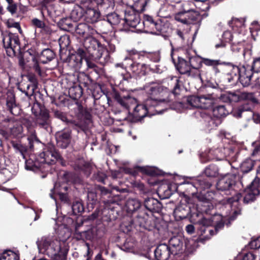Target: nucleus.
Instances as JSON below:
<instances>
[{
    "mask_svg": "<svg viewBox=\"0 0 260 260\" xmlns=\"http://www.w3.org/2000/svg\"><path fill=\"white\" fill-rule=\"evenodd\" d=\"M40 160L32 162L31 160H26V168L27 170L35 171L41 168L42 164L48 165L54 164L56 161L59 162L62 166L66 165V162L60 154L52 144H49L40 154Z\"/></svg>",
    "mask_w": 260,
    "mask_h": 260,
    "instance_id": "nucleus-1",
    "label": "nucleus"
},
{
    "mask_svg": "<svg viewBox=\"0 0 260 260\" xmlns=\"http://www.w3.org/2000/svg\"><path fill=\"white\" fill-rule=\"evenodd\" d=\"M150 0H139L135 4L137 11L133 8L127 9L125 11L124 20L129 26L136 28L140 25V17L139 12L145 10V7L149 3Z\"/></svg>",
    "mask_w": 260,
    "mask_h": 260,
    "instance_id": "nucleus-2",
    "label": "nucleus"
},
{
    "mask_svg": "<svg viewBox=\"0 0 260 260\" xmlns=\"http://www.w3.org/2000/svg\"><path fill=\"white\" fill-rule=\"evenodd\" d=\"M220 99L225 103H238L241 101H249L257 104L258 100L252 92H241L239 90L227 92L220 95Z\"/></svg>",
    "mask_w": 260,
    "mask_h": 260,
    "instance_id": "nucleus-3",
    "label": "nucleus"
},
{
    "mask_svg": "<svg viewBox=\"0 0 260 260\" xmlns=\"http://www.w3.org/2000/svg\"><path fill=\"white\" fill-rule=\"evenodd\" d=\"M83 47L87 52L96 59H101L104 53L106 57L108 56L107 51L100 47L99 42L92 38H86L83 42Z\"/></svg>",
    "mask_w": 260,
    "mask_h": 260,
    "instance_id": "nucleus-4",
    "label": "nucleus"
},
{
    "mask_svg": "<svg viewBox=\"0 0 260 260\" xmlns=\"http://www.w3.org/2000/svg\"><path fill=\"white\" fill-rule=\"evenodd\" d=\"M200 17L198 12L192 9L184 10L176 14L175 19L185 24H190L198 20Z\"/></svg>",
    "mask_w": 260,
    "mask_h": 260,
    "instance_id": "nucleus-5",
    "label": "nucleus"
},
{
    "mask_svg": "<svg viewBox=\"0 0 260 260\" xmlns=\"http://www.w3.org/2000/svg\"><path fill=\"white\" fill-rule=\"evenodd\" d=\"M11 135L14 137H21L23 127L20 122L14 118H6L3 120Z\"/></svg>",
    "mask_w": 260,
    "mask_h": 260,
    "instance_id": "nucleus-6",
    "label": "nucleus"
},
{
    "mask_svg": "<svg viewBox=\"0 0 260 260\" xmlns=\"http://www.w3.org/2000/svg\"><path fill=\"white\" fill-rule=\"evenodd\" d=\"M53 114L56 118L70 124L73 128L77 129L78 132H79V129L84 131L87 127V121H76L75 120H68L66 114L58 110H54Z\"/></svg>",
    "mask_w": 260,
    "mask_h": 260,
    "instance_id": "nucleus-7",
    "label": "nucleus"
},
{
    "mask_svg": "<svg viewBox=\"0 0 260 260\" xmlns=\"http://www.w3.org/2000/svg\"><path fill=\"white\" fill-rule=\"evenodd\" d=\"M56 143L58 147L65 149L71 143L72 140V131L69 128H64L55 134Z\"/></svg>",
    "mask_w": 260,
    "mask_h": 260,
    "instance_id": "nucleus-8",
    "label": "nucleus"
},
{
    "mask_svg": "<svg viewBox=\"0 0 260 260\" xmlns=\"http://www.w3.org/2000/svg\"><path fill=\"white\" fill-rule=\"evenodd\" d=\"M222 64L226 65L224 71L226 73L225 79L230 83H233L238 80V76L242 72L241 69L238 66H234L231 62H223Z\"/></svg>",
    "mask_w": 260,
    "mask_h": 260,
    "instance_id": "nucleus-9",
    "label": "nucleus"
},
{
    "mask_svg": "<svg viewBox=\"0 0 260 260\" xmlns=\"http://www.w3.org/2000/svg\"><path fill=\"white\" fill-rule=\"evenodd\" d=\"M236 176L233 174H228L220 178L216 184L218 190L221 191L230 190L235 185Z\"/></svg>",
    "mask_w": 260,
    "mask_h": 260,
    "instance_id": "nucleus-10",
    "label": "nucleus"
},
{
    "mask_svg": "<svg viewBox=\"0 0 260 260\" xmlns=\"http://www.w3.org/2000/svg\"><path fill=\"white\" fill-rule=\"evenodd\" d=\"M259 183V179L255 178L251 182L250 186L245 190V194L243 198L244 203L248 204L255 200L256 197L259 193V191L257 189Z\"/></svg>",
    "mask_w": 260,
    "mask_h": 260,
    "instance_id": "nucleus-11",
    "label": "nucleus"
},
{
    "mask_svg": "<svg viewBox=\"0 0 260 260\" xmlns=\"http://www.w3.org/2000/svg\"><path fill=\"white\" fill-rule=\"evenodd\" d=\"M36 116L35 124L40 127L48 131V129L50 128L51 123L48 111L45 109L40 110L39 114H36Z\"/></svg>",
    "mask_w": 260,
    "mask_h": 260,
    "instance_id": "nucleus-12",
    "label": "nucleus"
},
{
    "mask_svg": "<svg viewBox=\"0 0 260 260\" xmlns=\"http://www.w3.org/2000/svg\"><path fill=\"white\" fill-rule=\"evenodd\" d=\"M146 92L153 98L160 97L161 98H168L169 92L168 89L160 85L151 86L146 84L144 86Z\"/></svg>",
    "mask_w": 260,
    "mask_h": 260,
    "instance_id": "nucleus-13",
    "label": "nucleus"
},
{
    "mask_svg": "<svg viewBox=\"0 0 260 260\" xmlns=\"http://www.w3.org/2000/svg\"><path fill=\"white\" fill-rule=\"evenodd\" d=\"M183 184L185 185L186 190H204L209 188L212 185L211 182L209 179L202 177L196 179L192 182H184Z\"/></svg>",
    "mask_w": 260,
    "mask_h": 260,
    "instance_id": "nucleus-14",
    "label": "nucleus"
},
{
    "mask_svg": "<svg viewBox=\"0 0 260 260\" xmlns=\"http://www.w3.org/2000/svg\"><path fill=\"white\" fill-rule=\"evenodd\" d=\"M112 97L123 107L129 109L132 104H136V99L129 95L121 96L118 92L114 90Z\"/></svg>",
    "mask_w": 260,
    "mask_h": 260,
    "instance_id": "nucleus-15",
    "label": "nucleus"
},
{
    "mask_svg": "<svg viewBox=\"0 0 260 260\" xmlns=\"http://www.w3.org/2000/svg\"><path fill=\"white\" fill-rule=\"evenodd\" d=\"M170 100L168 98H161L160 97L153 98L150 97L148 98L145 103V105L148 109L150 112V115H153V111L152 109L157 107L161 105L168 103Z\"/></svg>",
    "mask_w": 260,
    "mask_h": 260,
    "instance_id": "nucleus-16",
    "label": "nucleus"
},
{
    "mask_svg": "<svg viewBox=\"0 0 260 260\" xmlns=\"http://www.w3.org/2000/svg\"><path fill=\"white\" fill-rule=\"evenodd\" d=\"M144 206L149 211L152 213H159L162 209L161 203L153 198H147L144 201Z\"/></svg>",
    "mask_w": 260,
    "mask_h": 260,
    "instance_id": "nucleus-17",
    "label": "nucleus"
},
{
    "mask_svg": "<svg viewBox=\"0 0 260 260\" xmlns=\"http://www.w3.org/2000/svg\"><path fill=\"white\" fill-rule=\"evenodd\" d=\"M172 254L170 247L166 244L159 245L154 251V255L157 260H168Z\"/></svg>",
    "mask_w": 260,
    "mask_h": 260,
    "instance_id": "nucleus-18",
    "label": "nucleus"
},
{
    "mask_svg": "<svg viewBox=\"0 0 260 260\" xmlns=\"http://www.w3.org/2000/svg\"><path fill=\"white\" fill-rule=\"evenodd\" d=\"M143 24L145 27L151 30V34H155L157 32H160L161 30L160 23L155 21L152 17L148 15L144 16Z\"/></svg>",
    "mask_w": 260,
    "mask_h": 260,
    "instance_id": "nucleus-19",
    "label": "nucleus"
},
{
    "mask_svg": "<svg viewBox=\"0 0 260 260\" xmlns=\"http://www.w3.org/2000/svg\"><path fill=\"white\" fill-rule=\"evenodd\" d=\"M6 105L8 110L14 115H17L19 113V108L15 101V96L12 91H8L7 93Z\"/></svg>",
    "mask_w": 260,
    "mask_h": 260,
    "instance_id": "nucleus-20",
    "label": "nucleus"
},
{
    "mask_svg": "<svg viewBox=\"0 0 260 260\" xmlns=\"http://www.w3.org/2000/svg\"><path fill=\"white\" fill-rule=\"evenodd\" d=\"M168 86L171 88L172 92L174 95L180 94L183 84L177 77H171L167 79Z\"/></svg>",
    "mask_w": 260,
    "mask_h": 260,
    "instance_id": "nucleus-21",
    "label": "nucleus"
},
{
    "mask_svg": "<svg viewBox=\"0 0 260 260\" xmlns=\"http://www.w3.org/2000/svg\"><path fill=\"white\" fill-rule=\"evenodd\" d=\"M96 2L99 10L104 15L112 11L115 6L114 0H96Z\"/></svg>",
    "mask_w": 260,
    "mask_h": 260,
    "instance_id": "nucleus-22",
    "label": "nucleus"
},
{
    "mask_svg": "<svg viewBox=\"0 0 260 260\" xmlns=\"http://www.w3.org/2000/svg\"><path fill=\"white\" fill-rule=\"evenodd\" d=\"M254 104L247 101V103L240 105L233 111V116L238 118H241L243 113L251 111Z\"/></svg>",
    "mask_w": 260,
    "mask_h": 260,
    "instance_id": "nucleus-23",
    "label": "nucleus"
},
{
    "mask_svg": "<svg viewBox=\"0 0 260 260\" xmlns=\"http://www.w3.org/2000/svg\"><path fill=\"white\" fill-rule=\"evenodd\" d=\"M200 100V108L201 109L212 108L215 103V100L212 95H202Z\"/></svg>",
    "mask_w": 260,
    "mask_h": 260,
    "instance_id": "nucleus-24",
    "label": "nucleus"
},
{
    "mask_svg": "<svg viewBox=\"0 0 260 260\" xmlns=\"http://www.w3.org/2000/svg\"><path fill=\"white\" fill-rule=\"evenodd\" d=\"M173 60L174 62L176 69L181 74L187 75V74L189 73L190 67L187 61L180 57H178V61L177 63L175 62L174 59H173Z\"/></svg>",
    "mask_w": 260,
    "mask_h": 260,
    "instance_id": "nucleus-25",
    "label": "nucleus"
},
{
    "mask_svg": "<svg viewBox=\"0 0 260 260\" xmlns=\"http://www.w3.org/2000/svg\"><path fill=\"white\" fill-rule=\"evenodd\" d=\"M172 254H177L182 249L183 243L180 238L178 237H173L169 240V245Z\"/></svg>",
    "mask_w": 260,
    "mask_h": 260,
    "instance_id": "nucleus-26",
    "label": "nucleus"
},
{
    "mask_svg": "<svg viewBox=\"0 0 260 260\" xmlns=\"http://www.w3.org/2000/svg\"><path fill=\"white\" fill-rule=\"evenodd\" d=\"M241 70L242 72L239 74L238 80L243 87H247L251 83L252 74L249 71H246L245 68H243Z\"/></svg>",
    "mask_w": 260,
    "mask_h": 260,
    "instance_id": "nucleus-27",
    "label": "nucleus"
},
{
    "mask_svg": "<svg viewBox=\"0 0 260 260\" xmlns=\"http://www.w3.org/2000/svg\"><path fill=\"white\" fill-rule=\"evenodd\" d=\"M86 8L87 9L85 14L87 21L92 23L97 22L101 12L100 11H97L96 10L91 8V5H90V7Z\"/></svg>",
    "mask_w": 260,
    "mask_h": 260,
    "instance_id": "nucleus-28",
    "label": "nucleus"
},
{
    "mask_svg": "<svg viewBox=\"0 0 260 260\" xmlns=\"http://www.w3.org/2000/svg\"><path fill=\"white\" fill-rule=\"evenodd\" d=\"M147 114L150 115V112L145 105H137L134 109V116L139 120L146 117Z\"/></svg>",
    "mask_w": 260,
    "mask_h": 260,
    "instance_id": "nucleus-29",
    "label": "nucleus"
},
{
    "mask_svg": "<svg viewBox=\"0 0 260 260\" xmlns=\"http://www.w3.org/2000/svg\"><path fill=\"white\" fill-rule=\"evenodd\" d=\"M213 116L220 120V118L226 117L229 113L225 106L218 105L212 109Z\"/></svg>",
    "mask_w": 260,
    "mask_h": 260,
    "instance_id": "nucleus-30",
    "label": "nucleus"
},
{
    "mask_svg": "<svg viewBox=\"0 0 260 260\" xmlns=\"http://www.w3.org/2000/svg\"><path fill=\"white\" fill-rule=\"evenodd\" d=\"M201 117L204 121L206 122L208 125L211 128L216 127L220 123V120L214 116L212 117L210 115L205 112L201 113Z\"/></svg>",
    "mask_w": 260,
    "mask_h": 260,
    "instance_id": "nucleus-31",
    "label": "nucleus"
},
{
    "mask_svg": "<svg viewBox=\"0 0 260 260\" xmlns=\"http://www.w3.org/2000/svg\"><path fill=\"white\" fill-rule=\"evenodd\" d=\"M141 206V202L137 199H128L125 203L126 210L128 212H133L136 211L140 208Z\"/></svg>",
    "mask_w": 260,
    "mask_h": 260,
    "instance_id": "nucleus-32",
    "label": "nucleus"
},
{
    "mask_svg": "<svg viewBox=\"0 0 260 260\" xmlns=\"http://www.w3.org/2000/svg\"><path fill=\"white\" fill-rule=\"evenodd\" d=\"M132 71L137 75H144L147 69V66L144 63L133 62L130 66Z\"/></svg>",
    "mask_w": 260,
    "mask_h": 260,
    "instance_id": "nucleus-33",
    "label": "nucleus"
},
{
    "mask_svg": "<svg viewBox=\"0 0 260 260\" xmlns=\"http://www.w3.org/2000/svg\"><path fill=\"white\" fill-rule=\"evenodd\" d=\"M68 93L71 98L77 100L80 99L82 95V88L79 85L73 86L69 88Z\"/></svg>",
    "mask_w": 260,
    "mask_h": 260,
    "instance_id": "nucleus-34",
    "label": "nucleus"
},
{
    "mask_svg": "<svg viewBox=\"0 0 260 260\" xmlns=\"http://www.w3.org/2000/svg\"><path fill=\"white\" fill-rule=\"evenodd\" d=\"M55 54L50 49H44L41 54L40 59L43 63H47L54 58Z\"/></svg>",
    "mask_w": 260,
    "mask_h": 260,
    "instance_id": "nucleus-35",
    "label": "nucleus"
},
{
    "mask_svg": "<svg viewBox=\"0 0 260 260\" xmlns=\"http://www.w3.org/2000/svg\"><path fill=\"white\" fill-rule=\"evenodd\" d=\"M18 36L14 34L9 33L7 35L4 37L3 39L4 47L7 49H11L12 48V41L14 42V44L17 41Z\"/></svg>",
    "mask_w": 260,
    "mask_h": 260,
    "instance_id": "nucleus-36",
    "label": "nucleus"
},
{
    "mask_svg": "<svg viewBox=\"0 0 260 260\" xmlns=\"http://www.w3.org/2000/svg\"><path fill=\"white\" fill-rule=\"evenodd\" d=\"M77 53L78 55V56H75L74 55H72L71 56L70 60H77L76 64L75 65V67L79 68L80 67L82 63V60L83 57L86 56V53H87L86 51V49H84L83 48H79L77 50Z\"/></svg>",
    "mask_w": 260,
    "mask_h": 260,
    "instance_id": "nucleus-37",
    "label": "nucleus"
},
{
    "mask_svg": "<svg viewBox=\"0 0 260 260\" xmlns=\"http://www.w3.org/2000/svg\"><path fill=\"white\" fill-rule=\"evenodd\" d=\"M148 215L144 211L139 212L134 219V221L136 225L140 226H144L148 219Z\"/></svg>",
    "mask_w": 260,
    "mask_h": 260,
    "instance_id": "nucleus-38",
    "label": "nucleus"
},
{
    "mask_svg": "<svg viewBox=\"0 0 260 260\" xmlns=\"http://www.w3.org/2000/svg\"><path fill=\"white\" fill-rule=\"evenodd\" d=\"M204 173L208 177H216L219 175V169L217 166L210 165L205 168Z\"/></svg>",
    "mask_w": 260,
    "mask_h": 260,
    "instance_id": "nucleus-39",
    "label": "nucleus"
},
{
    "mask_svg": "<svg viewBox=\"0 0 260 260\" xmlns=\"http://www.w3.org/2000/svg\"><path fill=\"white\" fill-rule=\"evenodd\" d=\"M83 16V11L79 6L74 7L71 13L70 17L75 22L80 20Z\"/></svg>",
    "mask_w": 260,
    "mask_h": 260,
    "instance_id": "nucleus-40",
    "label": "nucleus"
},
{
    "mask_svg": "<svg viewBox=\"0 0 260 260\" xmlns=\"http://www.w3.org/2000/svg\"><path fill=\"white\" fill-rule=\"evenodd\" d=\"M76 31L80 35L87 36L90 33V28L87 24L81 23L76 26Z\"/></svg>",
    "mask_w": 260,
    "mask_h": 260,
    "instance_id": "nucleus-41",
    "label": "nucleus"
},
{
    "mask_svg": "<svg viewBox=\"0 0 260 260\" xmlns=\"http://www.w3.org/2000/svg\"><path fill=\"white\" fill-rule=\"evenodd\" d=\"M63 177L68 183H80L81 182L80 178L74 173L67 172H64Z\"/></svg>",
    "mask_w": 260,
    "mask_h": 260,
    "instance_id": "nucleus-42",
    "label": "nucleus"
},
{
    "mask_svg": "<svg viewBox=\"0 0 260 260\" xmlns=\"http://www.w3.org/2000/svg\"><path fill=\"white\" fill-rule=\"evenodd\" d=\"M11 143L15 151L20 152L23 158H25V153L27 151V147L14 141H11Z\"/></svg>",
    "mask_w": 260,
    "mask_h": 260,
    "instance_id": "nucleus-43",
    "label": "nucleus"
},
{
    "mask_svg": "<svg viewBox=\"0 0 260 260\" xmlns=\"http://www.w3.org/2000/svg\"><path fill=\"white\" fill-rule=\"evenodd\" d=\"M106 19L107 21L111 25H117L120 21V18L116 13H106Z\"/></svg>",
    "mask_w": 260,
    "mask_h": 260,
    "instance_id": "nucleus-44",
    "label": "nucleus"
},
{
    "mask_svg": "<svg viewBox=\"0 0 260 260\" xmlns=\"http://www.w3.org/2000/svg\"><path fill=\"white\" fill-rule=\"evenodd\" d=\"M189 66L192 69L198 70L202 67L203 63L202 57L199 56H192L189 58Z\"/></svg>",
    "mask_w": 260,
    "mask_h": 260,
    "instance_id": "nucleus-45",
    "label": "nucleus"
},
{
    "mask_svg": "<svg viewBox=\"0 0 260 260\" xmlns=\"http://www.w3.org/2000/svg\"><path fill=\"white\" fill-rule=\"evenodd\" d=\"M175 212L180 218H185L188 215L189 210L187 206L181 205L176 208Z\"/></svg>",
    "mask_w": 260,
    "mask_h": 260,
    "instance_id": "nucleus-46",
    "label": "nucleus"
},
{
    "mask_svg": "<svg viewBox=\"0 0 260 260\" xmlns=\"http://www.w3.org/2000/svg\"><path fill=\"white\" fill-rule=\"evenodd\" d=\"M78 80L80 84H83L85 87H87L89 84L91 82V79L90 76L84 73L79 74Z\"/></svg>",
    "mask_w": 260,
    "mask_h": 260,
    "instance_id": "nucleus-47",
    "label": "nucleus"
},
{
    "mask_svg": "<svg viewBox=\"0 0 260 260\" xmlns=\"http://www.w3.org/2000/svg\"><path fill=\"white\" fill-rule=\"evenodd\" d=\"M254 164V162L252 159H247L242 163L241 170L244 173H248L252 170Z\"/></svg>",
    "mask_w": 260,
    "mask_h": 260,
    "instance_id": "nucleus-48",
    "label": "nucleus"
},
{
    "mask_svg": "<svg viewBox=\"0 0 260 260\" xmlns=\"http://www.w3.org/2000/svg\"><path fill=\"white\" fill-rule=\"evenodd\" d=\"M200 96L191 95L186 99V103L191 107L200 108Z\"/></svg>",
    "mask_w": 260,
    "mask_h": 260,
    "instance_id": "nucleus-49",
    "label": "nucleus"
},
{
    "mask_svg": "<svg viewBox=\"0 0 260 260\" xmlns=\"http://www.w3.org/2000/svg\"><path fill=\"white\" fill-rule=\"evenodd\" d=\"M73 214L77 215L81 214L84 211L83 204L80 201H76L73 203L72 206Z\"/></svg>",
    "mask_w": 260,
    "mask_h": 260,
    "instance_id": "nucleus-50",
    "label": "nucleus"
},
{
    "mask_svg": "<svg viewBox=\"0 0 260 260\" xmlns=\"http://www.w3.org/2000/svg\"><path fill=\"white\" fill-rule=\"evenodd\" d=\"M60 51L66 49L70 44L69 37L67 35L61 36L58 39Z\"/></svg>",
    "mask_w": 260,
    "mask_h": 260,
    "instance_id": "nucleus-51",
    "label": "nucleus"
},
{
    "mask_svg": "<svg viewBox=\"0 0 260 260\" xmlns=\"http://www.w3.org/2000/svg\"><path fill=\"white\" fill-rule=\"evenodd\" d=\"M28 55H30L29 52H25L20 53L18 56L19 65L22 69H24L26 62V59Z\"/></svg>",
    "mask_w": 260,
    "mask_h": 260,
    "instance_id": "nucleus-52",
    "label": "nucleus"
},
{
    "mask_svg": "<svg viewBox=\"0 0 260 260\" xmlns=\"http://www.w3.org/2000/svg\"><path fill=\"white\" fill-rule=\"evenodd\" d=\"M202 60L203 63L207 66H211L213 67L215 66L223 64V62H221L220 60L211 59L205 57H202Z\"/></svg>",
    "mask_w": 260,
    "mask_h": 260,
    "instance_id": "nucleus-53",
    "label": "nucleus"
},
{
    "mask_svg": "<svg viewBox=\"0 0 260 260\" xmlns=\"http://www.w3.org/2000/svg\"><path fill=\"white\" fill-rule=\"evenodd\" d=\"M11 253L5 252L0 256V260H19L18 256L13 252L10 251Z\"/></svg>",
    "mask_w": 260,
    "mask_h": 260,
    "instance_id": "nucleus-54",
    "label": "nucleus"
},
{
    "mask_svg": "<svg viewBox=\"0 0 260 260\" xmlns=\"http://www.w3.org/2000/svg\"><path fill=\"white\" fill-rule=\"evenodd\" d=\"M197 190H186L188 193L192 195V197L197 199L199 201L205 202L207 201L205 195L196 191Z\"/></svg>",
    "mask_w": 260,
    "mask_h": 260,
    "instance_id": "nucleus-55",
    "label": "nucleus"
},
{
    "mask_svg": "<svg viewBox=\"0 0 260 260\" xmlns=\"http://www.w3.org/2000/svg\"><path fill=\"white\" fill-rule=\"evenodd\" d=\"M51 240H52L49 237H44L42 238L41 241H38L37 242V244L38 247H40L42 245L43 247L47 250L49 249V246H50V242Z\"/></svg>",
    "mask_w": 260,
    "mask_h": 260,
    "instance_id": "nucleus-56",
    "label": "nucleus"
},
{
    "mask_svg": "<svg viewBox=\"0 0 260 260\" xmlns=\"http://www.w3.org/2000/svg\"><path fill=\"white\" fill-rule=\"evenodd\" d=\"M49 249H51L54 251L58 252L60 249L59 241L57 240H52L50 242V246H49Z\"/></svg>",
    "mask_w": 260,
    "mask_h": 260,
    "instance_id": "nucleus-57",
    "label": "nucleus"
},
{
    "mask_svg": "<svg viewBox=\"0 0 260 260\" xmlns=\"http://www.w3.org/2000/svg\"><path fill=\"white\" fill-rule=\"evenodd\" d=\"M7 26L9 28L14 27L18 29L19 33L22 34V30L19 22H14L12 20H9L7 23Z\"/></svg>",
    "mask_w": 260,
    "mask_h": 260,
    "instance_id": "nucleus-58",
    "label": "nucleus"
},
{
    "mask_svg": "<svg viewBox=\"0 0 260 260\" xmlns=\"http://www.w3.org/2000/svg\"><path fill=\"white\" fill-rule=\"evenodd\" d=\"M28 80L30 84H31L32 90L38 88V80L35 76L29 75L28 76Z\"/></svg>",
    "mask_w": 260,
    "mask_h": 260,
    "instance_id": "nucleus-59",
    "label": "nucleus"
},
{
    "mask_svg": "<svg viewBox=\"0 0 260 260\" xmlns=\"http://www.w3.org/2000/svg\"><path fill=\"white\" fill-rule=\"evenodd\" d=\"M88 201L91 204H93L97 200L96 193L93 191L88 192L87 196Z\"/></svg>",
    "mask_w": 260,
    "mask_h": 260,
    "instance_id": "nucleus-60",
    "label": "nucleus"
},
{
    "mask_svg": "<svg viewBox=\"0 0 260 260\" xmlns=\"http://www.w3.org/2000/svg\"><path fill=\"white\" fill-rule=\"evenodd\" d=\"M31 23L35 27L39 28H44L45 27V23L38 18L32 19L31 20Z\"/></svg>",
    "mask_w": 260,
    "mask_h": 260,
    "instance_id": "nucleus-61",
    "label": "nucleus"
},
{
    "mask_svg": "<svg viewBox=\"0 0 260 260\" xmlns=\"http://www.w3.org/2000/svg\"><path fill=\"white\" fill-rule=\"evenodd\" d=\"M252 70L256 73L260 72V57L255 59L253 61Z\"/></svg>",
    "mask_w": 260,
    "mask_h": 260,
    "instance_id": "nucleus-62",
    "label": "nucleus"
},
{
    "mask_svg": "<svg viewBox=\"0 0 260 260\" xmlns=\"http://www.w3.org/2000/svg\"><path fill=\"white\" fill-rule=\"evenodd\" d=\"M36 89H33L32 90L31 84H27L26 85V88L24 90V92L27 96L29 98L34 95Z\"/></svg>",
    "mask_w": 260,
    "mask_h": 260,
    "instance_id": "nucleus-63",
    "label": "nucleus"
},
{
    "mask_svg": "<svg viewBox=\"0 0 260 260\" xmlns=\"http://www.w3.org/2000/svg\"><path fill=\"white\" fill-rule=\"evenodd\" d=\"M222 38L225 42H230L232 41L233 35L230 31H225L223 35Z\"/></svg>",
    "mask_w": 260,
    "mask_h": 260,
    "instance_id": "nucleus-64",
    "label": "nucleus"
}]
</instances>
